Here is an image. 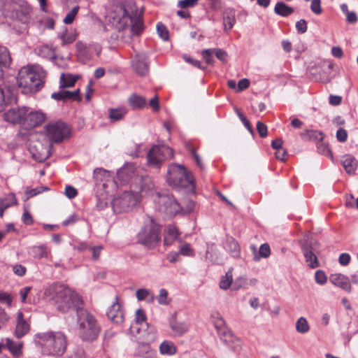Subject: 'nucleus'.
<instances>
[{
	"instance_id": "obj_19",
	"label": "nucleus",
	"mask_w": 358,
	"mask_h": 358,
	"mask_svg": "<svg viewBox=\"0 0 358 358\" xmlns=\"http://www.w3.org/2000/svg\"><path fill=\"white\" fill-rule=\"evenodd\" d=\"M29 324L24 320L23 313L22 312H18L15 336L17 338H21L29 332Z\"/></svg>"
},
{
	"instance_id": "obj_24",
	"label": "nucleus",
	"mask_w": 358,
	"mask_h": 358,
	"mask_svg": "<svg viewBox=\"0 0 358 358\" xmlns=\"http://www.w3.org/2000/svg\"><path fill=\"white\" fill-rule=\"evenodd\" d=\"M17 205V200L13 193L7 194L5 197H0V217H3V212L7 208Z\"/></svg>"
},
{
	"instance_id": "obj_50",
	"label": "nucleus",
	"mask_w": 358,
	"mask_h": 358,
	"mask_svg": "<svg viewBox=\"0 0 358 358\" xmlns=\"http://www.w3.org/2000/svg\"><path fill=\"white\" fill-rule=\"evenodd\" d=\"M201 55L207 64H213L214 63V59L213 58V55H214V49L203 50Z\"/></svg>"
},
{
	"instance_id": "obj_29",
	"label": "nucleus",
	"mask_w": 358,
	"mask_h": 358,
	"mask_svg": "<svg viewBox=\"0 0 358 358\" xmlns=\"http://www.w3.org/2000/svg\"><path fill=\"white\" fill-rule=\"evenodd\" d=\"M127 113V110L124 107L111 108L109 110V118L111 122H116L124 118Z\"/></svg>"
},
{
	"instance_id": "obj_10",
	"label": "nucleus",
	"mask_w": 358,
	"mask_h": 358,
	"mask_svg": "<svg viewBox=\"0 0 358 358\" xmlns=\"http://www.w3.org/2000/svg\"><path fill=\"white\" fill-rule=\"evenodd\" d=\"M173 157V150L167 146H153L147 158L150 165L158 167L165 159Z\"/></svg>"
},
{
	"instance_id": "obj_64",
	"label": "nucleus",
	"mask_w": 358,
	"mask_h": 358,
	"mask_svg": "<svg viewBox=\"0 0 358 358\" xmlns=\"http://www.w3.org/2000/svg\"><path fill=\"white\" fill-rule=\"evenodd\" d=\"M65 194L69 199L75 198L78 194V191L72 186H67L65 189Z\"/></svg>"
},
{
	"instance_id": "obj_49",
	"label": "nucleus",
	"mask_w": 358,
	"mask_h": 358,
	"mask_svg": "<svg viewBox=\"0 0 358 358\" xmlns=\"http://www.w3.org/2000/svg\"><path fill=\"white\" fill-rule=\"evenodd\" d=\"M23 209H24V213L22 214V222L25 224H27V225L32 224L34 223V219L29 211V206H24Z\"/></svg>"
},
{
	"instance_id": "obj_44",
	"label": "nucleus",
	"mask_w": 358,
	"mask_h": 358,
	"mask_svg": "<svg viewBox=\"0 0 358 358\" xmlns=\"http://www.w3.org/2000/svg\"><path fill=\"white\" fill-rule=\"evenodd\" d=\"M236 22L234 13H230L229 15L224 17V26L225 31L228 32L231 29L234 24Z\"/></svg>"
},
{
	"instance_id": "obj_48",
	"label": "nucleus",
	"mask_w": 358,
	"mask_h": 358,
	"mask_svg": "<svg viewBox=\"0 0 358 358\" xmlns=\"http://www.w3.org/2000/svg\"><path fill=\"white\" fill-rule=\"evenodd\" d=\"M64 101L69 100V99L73 100V101H80L81 99V97L80 96L79 90H77L74 92L64 90Z\"/></svg>"
},
{
	"instance_id": "obj_21",
	"label": "nucleus",
	"mask_w": 358,
	"mask_h": 358,
	"mask_svg": "<svg viewBox=\"0 0 358 358\" xmlns=\"http://www.w3.org/2000/svg\"><path fill=\"white\" fill-rule=\"evenodd\" d=\"M76 46L77 56L82 62H85L92 58L90 45L78 41Z\"/></svg>"
},
{
	"instance_id": "obj_17",
	"label": "nucleus",
	"mask_w": 358,
	"mask_h": 358,
	"mask_svg": "<svg viewBox=\"0 0 358 358\" xmlns=\"http://www.w3.org/2000/svg\"><path fill=\"white\" fill-rule=\"evenodd\" d=\"M221 339L234 351H239L242 347V341L229 331L220 333Z\"/></svg>"
},
{
	"instance_id": "obj_7",
	"label": "nucleus",
	"mask_w": 358,
	"mask_h": 358,
	"mask_svg": "<svg viewBox=\"0 0 358 358\" xmlns=\"http://www.w3.org/2000/svg\"><path fill=\"white\" fill-rule=\"evenodd\" d=\"M155 202L158 206L159 210L169 217H174L182 212H190L193 210L194 206V202L189 201L188 206L186 209H184L172 195L165 194H158Z\"/></svg>"
},
{
	"instance_id": "obj_28",
	"label": "nucleus",
	"mask_w": 358,
	"mask_h": 358,
	"mask_svg": "<svg viewBox=\"0 0 358 358\" xmlns=\"http://www.w3.org/2000/svg\"><path fill=\"white\" fill-rule=\"evenodd\" d=\"M301 137L304 141H321L323 139V134L318 131L307 130L301 133Z\"/></svg>"
},
{
	"instance_id": "obj_62",
	"label": "nucleus",
	"mask_w": 358,
	"mask_h": 358,
	"mask_svg": "<svg viewBox=\"0 0 358 358\" xmlns=\"http://www.w3.org/2000/svg\"><path fill=\"white\" fill-rule=\"evenodd\" d=\"M275 157L282 162L287 160L288 155L287 151L284 148L278 149L275 153Z\"/></svg>"
},
{
	"instance_id": "obj_53",
	"label": "nucleus",
	"mask_w": 358,
	"mask_h": 358,
	"mask_svg": "<svg viewBox=\"0 0 358 358\" xmlns=\"http://www.w3.org/2000/svg\"><path fill=\"white\" fill-rule=\"evenodd\" d=\"M211 317L216 329H219L224 326V320L218 313L212 314Z\"/></svg>"
},
{
	"instance_id": "obj_14",
	"label": "nucleus",
	"mask_w": 358,
	"mask_h": 358,
	"mask_svg": "<svg viewBox=\"0 0 358 358\" xmlns=\"http://www.w3.org/2000/svg\"><path fill=\"white\" fill-rule=\"evenodd\" d=\"M50 146H45L41 142L36 141L30 144L29 150L33 159L41 162L50 157Z\"/></svg>"
},
{
	"instance_id": "obj_55",
	"label": "nucleus",
	"mask_w": 358,
	"mask_h": 358,
	"mask_svg": "<svg viewBox=\"0 0 358 358\" xmlns=\"http://www.w3.org/2000/svg\"><path fill=\"white\" fill-rule=\"evenodd\" d=\"M315 278L316 282L320 285L324 284L327 280V275L321 270H318L315 272Z\"/></svg>"
},
{
	"instance_id": "obj_46",
	"label": "nucleus",
	"mask_w": 358,
	"mask_h": 358,
	"mask_svg": "<svg viewBox=\"0 0 358 358\" xmlns=\"http://www.w3.org/2000/svg\"><path fill=\"white\" fill-rule=\"evenodd\" d=\"M157 301L161 305L167 306L170 303L171 300L168 298V292L165 289H161L159 294L157 297Z\"/></svg>"
},
{
	"instance_id": "obj_27",
	"label": "nucleus",
	"mask_w": 358,
	"mask_h": 358,
	"mask_svg": "<svg viewBox=\"0 0 358 358\" xmlns=\"http://www.w3.org/2000/svg\"><path fill=\"white\" fill-rule=\"evenodd\" d=\"M274 12L278 15L287 17L293 13L294 8L288 6L283 2H278L275 6Z\"/></svg>"
},
{
	"instance_id": "obj_26",
	"label": "nucleus",
	"mask_w": 358,
	"mask_h": 358,
	"mask_svg": "<svg viewBox=\"0 0 358 358\" xmlns=\"http://www.w3.org/2000/svg\"><path fill=\"white\" fill-rule=\"evenodd\" d=\"M170 327L176 336H182L189 330V324L187 322H180L173 318L171 321Z\"/></svg>"
},
{
	"instance_id": "obj_18",
	"label": "nucleus",
	"mask_w": 358,
	"mask_h": 358,
	"mask_svg": "<svg viewBox=\"0 0 358 358\" xmlns=\"http://www.w3.org/2000/svg\"><path fill=\"white\" fill-rule=\"evenodd\" d=\"M187 169L181 165L173 164L170 166L167 175V180L170 185H173L174 181L177 180L180 176L185 178Z\"/></svg>"
},
{
	"instance_id": "obj_33",
	"label": "nucleus",
	"mask_w": 358,
	"mask_h": 358,
	"mask_svg": "<svg viewBox=\"0 0 358 358\" xmlns=\"http://www.w3.org/2000/svg\"><path fill=\"white\" fill-rule=\"evenodd\" d=\"M38 55L45 59H53L55 56V52L52 47L44 45L38 48Z\"/></svg>"
},
{
	"instance_id": "obj_39",
	"label": "nucleus",
	"mask_w": 358,
	"mask_h": 358,
	"mask_svg": "<svg viewBox=\"0 0 358 358\" xmlns=\"http://www.w3.org/2000/svg\"><path fill=\"white\" fill-rule=\"evenodd\" d=\"M129 102L132 107L136 108H141L146 103V101L143 96L136 94L131 95L129 99Z\"/></svg>"
},
{
	"instance_id": "obj_56",
	"label": "nucleus",
	"mask_w": 358,
	"mask_h": 358,
	"mask_svg": "<svg viewBox=\"0 0 358 358\" xmlns=\"http://www.w3.org/2000/svg\"><path fill=\"white\" fill-rule=\"evenodd\" d=\"M257 131L259 136L262 138H265L268 134L267 127L265 124L262 122H257Z\"/></svg>"
},
{
	"instance_id": "obj_43",
	"label": "nucleus",
	"mask_w": 358,
	"mask_h": 358,
	"mask_svg": "<svg viewBox=\"0 0 358 358\" xmlns=\"http://www.w3.org/2000/svg\"><path fill=\"white\" fill-rule=\"evenodd\" d=\"M337 285L348 292H350L351 290L350 281L346 277L342 275H337Z\"/></svg>"
},
{
	"instance_id": "obj_15",
	"label": "nucleus",
	"mask_w": 358,
	"mask_h": 358,
	"mask_svg": "<svg viewBox=\"0 0 358 358\" xmlns=\"http://www.w3.org/2000/svg\"><path fill=\"white\" fill-rule=\"evenodd\" d=\"M131 66L134 71L141 76H145L149 71V63L145 54H137L132 59Z\"/></svg>"
},
{
	"instance_id": "obj_42",
	"label": "nucleus",
	"mask_w": 358,
	"mask_h": 358,
	"mask_svg": "<svg viewBox=\"0 0 358 358\" xmlns=\"http://www.w3.org/2000/svg\"><path fill=\"white\" fill-rule=\"evenodd\" d=\"M232 283L231 271H228L224 276H222L220 282V287L222 289H228Z\"/></svg>"
},
{
	"instance_id": "obj_35",
	"label": "nucleus",
	"mask_w": 358,
	"mask_h": 358,
	"mask_svg": "<svg viewBox=\"0 0 358 358\" xmlns=\"http://www.w3.org/2000/svg\"><path fill=\"white\" fill-rule=\"evenodd\" d=\"M11 62L8 50L5 47H0V67H8Z\"/></svg>"
},
{
	"instance_id": "obj_61",
	"label": "nucleus",
	"mask_w": 358,
	"mask_h": 358,
	"mask_svg": "<svg viewBox=\"0 0 358 358\" xmlns=\"http://www.w3.org/2000/svg\"><path fill=\"white\" fill-rule=\"evenodd\" d=\"M236 112H237V115H238V117L240 118L241 122L243 123L244 126L248 129V130L249 131H250L252 133V127L250 122L247 120L246 117L242 113H241L238 110H236Z\"/></svg>"
},
{
	"instance_id": "obj_45",
	"label": "nucleus",
	"mask_w": 358,
	"mask_h": 358,
	"mask_svg": "<svg viewBox=\"0 0 358 358\" xmlns=\"http://www.w3.org/2000/svg\"><path fill=\"white\" fill-rule=\"evenodd\" d=\"M49 187H38L36 188H29L27 187L26 189L25 193L27 195V199H29L30 197H32L34 196H36L37 194H39L45 191L49 190Z\"/></svg>"
},
{
	"instance_id": "obj_59",
	"label": "nucleus",
	"mask_w": 358,
	"mask_h": 358,
	"mask_svg": "<svg viewBox=\"0 0 358 358\" xmlns=\"http://www.w3.org/2000/svg\"><path fill=\"white\" fill-rule=\"evenodd\" d=\"M259 255L262 257L266 258L271 254L270 246L267 243L262 244L259 250Z\"/></svg>"
},
{
	"instance_id": "obj_11",
	"label": "nucleus",
	"mask_w": 358,
	"mask_h": 358,
	"mask_svg": "<svg viewBox=\"0 0 358 358\" xmlns=\"http://www.w3.org/2000/svg\"><path fill=\"white\" fill-rule=\"evenodd\" d=\"M302 250L306 264L310 268H315L320 266L317 259L319 252V243L315 240H310L302 244Z\"/></svg>"
},
{
	"instance_id": "obj_60",
	"label": "nucleus",
	"mask_w": 358,
	"mask_h": 358,
	"mask_svg": "<svg viewBox=\"0 0 358 358\" xmlns=\"http://www.w3.org/2000/svg\"><path fill=\"white\" fill-rule=\"evenodd\" d=\"M199 0H180L178 1V6L181 8H186L194 6Z\"/></svg>"
},
{
	"instance_id": "obj_51",
	"label": "nucleus",
	"mask_w": 358,
	"mask_h": 358,
	"mask_svg": "<svg viewBox=\"0 0 358 358\" xmlns=\"http://www.w3.org/2000/svg\"><path fill=\"white\" fill-rule=\"evenodd\" d=\"M157 30L158 34L163 40L167 41L169 39V31L163 24H157Z\"/></svg>"
},
{
	"instance_id": "obj_20",
	"label": "nucleus",
	"mask_w": 358,
	"mask_h": 358,
	"mask_svg": "<svg viewBox=\"0 0 358 358\" xmlns=\"http://www.w3.org/2000/svg\"><path fill=\"white\" fill-rule=\"evenodd\" d=\"M23 345L24 343L22 341H15L7 338L3 347L6 348L15 357L18 358L22 356Z\"/></svg>"
},
{
	"instance_id": "obj_13",
	"label": "nucleus",
	"mask_w": 358,
	"mask_h": 358,
	"mask_svg": "<svg viewBox=\"0 0 358 358\" xmlns=\"http://www.w3.org/2000/svg\"><path fill=\"white\" fill-rule=\"evenodd\" d=\"M26 115V107L11 108L6 110L3 115L4 121L11 124H20L23 127V122Z\"/></svg>"
},
{
	"instance_id": "obj_58",
	"label": "nucleus",
	"mask_w": 358,
	"mask_h": 358,
	"mask_svg": "<svg viewBox=\"0 0 358 358\" xmlns=\"http://www.w3.org/2000/svg\"><path fill=\"white\" fill-rule=\"evenodd\" d=\"M310 9L315 14L320 15L322 13L320 0H312Z\"/></svg>"
},
{
	"instance_id": "obj_30",
	"label": "nucleus",
	"mask_w": 358,
	"mask_h": 358,
	"mask_svg": "<svg viewBox=\"0 0 358 358\" xmlns=\"http://www.w3.org/2000/svg\"><path fill=\"white\" fill-rule=\"evenodd\" d=\"M159 351L162 355H173L177 352V348L173 342L164 341L159 346Z\"/></svg>"
},
{
	"instance_id": "obj_22",
	"label": "nucleus",
	"mask_w": 358,
	"mask_h": 358,
	"mask_svg": "<svg viewBox=\"0 0 358 358\" xmlns=\"http://www.w3.org/2000/svg\"><path fill=\"white\" fill-rule=\"evenodd\" d=\"M341 164L348 174H352L358 166V162L351 155H345L341 159Z\"/></svg>"
},
{
	"instance_id": "obj_12",
	"label": "nucleus",
	"mask_w": 358,
	"mask_h": 358,
	"mask_svg": "<svg viewBox=\"0 0 358 358\" xmlns=\"http://www.w3.org/2000/svg\"><path fill=\"white\" fill-rule=\"evenodd\" d=\"M46 120V115L41 110H33L26 107V115L23 122V128L31 129L41 126Z\"/></svg>"
},
{
	"instance_id": "obj_4",
	"label": "nucleus",
	"mask_w": 358,
	"mask_h": 358,
	"mask_svg": "<svg viewBox=\"0 0 358 358\" xmlns=\"http://www.w3.org/2000/svg\"><path fill=\"white\" fill-rule=\"evenodd\" d=\"M43 71L36 66H24L19 71L17 85L24 94L35 92L43 86Z\"/></svg>"
},
{
	"instance_id": "obj_52",
	"label": "nucleus",
	"mask_w": 358,
	"mask_h": 358,
	"mask_svg": "<svg viewBox=\"0 0 358 358\" xmlns=\"http://www.w3.org/2000/svg\"><path fill=\"white\" fill-rule=\"evenodd\" d=\"M179 253L184 256L194 255V251L188 243H185L180 246Z\"/></svg>"
},
{
	"instance_id": "obj_23",
	"label": "nucleus",
	"mask_w": 358,
	"mask_h": 358,
	"mask_svg": "<svg viewBox=\"0 0 358 358\" xmlns=\"http://www.w3.org/2000/svg\"><path fill=\"white\" fill-rule=\"evenodd\" d=\"M30 253L37 259H49L52 257L50 250L45 245L33 246L30 249Z\"/></svg>"
},
{
	"instance_id": "obj_40",
	"label": "nucleus",
	"mask_w": 358,
	"mask_h": 358,
	"mask_svg": "<svg viewBox=\"0 0 358 358\" xmlns=\"http://www.w3.org/2000/svg\"><path fill=\"white\" fill-rule=\"evenodd\" d=\"M309 324L306 318L300 317L296 323V329L301 334L307 333L309 331Z\"/></svg>"
},
{
	"instance_id": "obj_8",
	"label": "nucleus",
	"mask_w": 358,
	"mask_h": 358,
	"mask_svg": "<svg viewBox=\"0 0 358 358\" xmlns=\"http://www.w3.org/2000/svg\"><path fill=\"white\" fill-rule=\"evenodd\" d=\"M140 200L138 193L124 192L122 194L115 196L112 201V208L115 213H121L129 211L136 206Z\"/></svg>"
},
{
	"instance_id": "obj_34",
	"label": "nucleus",
	"mask_w": 358,
	"mask_h": 358,
	"mask_svg": "<svg viewBox=\"0 0 358 358\" xmlns=\"http://www.w3.org/2000/svg\"><path fill=\"white\" fill-rule=\"evenodd\" d=\"M78 77L71 74L63 73L60 78V85L62 87H71L74 85Z\"/></svg>"
},
{
	"instance_id": "obj_57",
	"label": "nucleus",
	"mask_w": 358,
	"mask_h": 358,
	"mask_svg": "<svg viewBox=\"0 0 358 358\" xmlns=\"http://www.w3.org/2000/svg\"><path fill=\"white\" fill-rule=\"evenodd\" d=\"M307 22L301 19L296 22V29L299 34H304L307 31Z\"/></svg>"
},
{
	"instance_id": "obj_54",
	"label": "nucleus",
	"mask_w": 358,
	"mask_h": 358,
	"mask_svg": "<svg viewBox=\"0 0 358 358\" xmlns=\"http://www.w3.org/2000/svg\"><path fill=\"white\" fill-rule=\"evenodd\" d=\"M317 148H318V150L319 152L324 155H326L327 157H329L332 160H333V154L332 152L330 151V150L329 149V147L327 145H326L325 143H320L318 145H317Z\"/></svg>"
},
{
	"instance_id": "obj_2",
	"label": "nucleus",
	"mask_w": 358,
	"mask_h": 358,
	"mask_svg": "<svg viewBox=\"0 0 358 358\" xmlns=\"http://www.w3.org/2000/svg\"><path fill=\"white\" fill-rule=\"evenodd\" d=\"M111 23L118 30L131 26V32L138 35L143 30L142 20L138 15V10L134 2L129 1L114 6L110 15Z\"/></svg>"
},
{
	"instance_id": "obj_41",
	"label": "nucleus",
	"mask_w": 358,
	"mask_h": 358,
	"mask_svg": "<svg viewBox=\"0 0 358 358\" xmlns=\"http://www.w3.org/2000/svg\"><path fill=\"white\" fill-rule=\"evenodd\" d=\"M80 10L79 6H74L66 15L63 20L65 24H71L74 21L78 11Z\"/></svg>"
},
{
	"instance_id": "obj_36",
	"label": "nucleus",
	"mask_w": 358,
	"mask_h": 358,
	"mask_svg": "<svg viewBox=\"0 0 358 358\" xmlns=\"http://www.w3.org/2000/svg\"><path fill=\"white\" fill-rule=\"evenodd\" d=\"M192 184V177L187 171L185 172V178L180 177L177 180L174 181L173 186L187 187Z\"/></svg>"
},
{
	"instance_id": "obj_1",
	"label": "nucleus",
	"mask_w": 358,
	"mask_h": 358,
	"mask_svg": "<svg viewBox=\"0 0 358 358\" xmlns=\"http://www.w3.org/2000/svg\"><path fill=\"white\" fill-rule=\"evenodd\" d=\"M44 296L52 300L57 309L62 313L74 310L78 313L83 309L80 296L70 288L59 283L49 285L44 291Z\"/></svg>"
},
{
	"instance_id": "obj_5",
	"label": "nucleus",
	"mask_w": 358,
	"mask_h": 358,
	"mask_svg": "<svg viewBox=\"0 0 358 358\" xmlns=\"http://www.w3.org/2000/svg\"><path fill=\"white\" fill-rule=\"evenodd\" d=\"M162 226L151 217H147L137 234L138 243L149 249H154L162 240Z\"/></svg>"
},
{
	"instance_id": "obj_47",
	"label": "nucleus",
	"mask_w": 358,
	"mask_h": 358,
	"mask_svg": "<svg viewBox=\"0 0 358 358\" xmlns=\"http://www.w3.org/2000/svg\"><path fill=\"white\" fill-rule=\"evenodd\" d=\"M227 247L233 257H238L240 253V247L237 241L234 239L229 241Z\"/></svg>"
},
{
	"instance_id": "obj_37",
	"label": "nucleus",
	"mask_w": 358,
	"mask_h": 358,
	"mask_svg": "<svg viewBox=\"0 0 358 358\" xmlns=\"http://www.w3.org/2000/svg\"><path fill=\"white\" fill-rule=\"evenodd\" d=\"M192 184V177L187 171L185 172V178L180 177L177 180L174 181L173 186L187 187Z\"/></svg>"
},
{
	"instance_id": "obj_31",
	"label": "nucleus",
	"mask_w": 358,
	"mask_h": 358,
	"mask_svg": "<svg viewBox=\"0 0 358 358\" xmlns=\"http://www.w3.org/2000/svg\"><path fill=\"white\" fill-rule=\"evenodd\" d=\"M77 36L78 34L76 31L69 33L66 29H65L62 33L59 34L62 45L73 43L76 40Z\"/></svg>"
},
{
	"instance_id": "obj_9",
	"label": "nucleus",
	"mask_w": 358,
	"mask_h": 358,
	"mask_svg": "<svg viewBox=\"0 0 358 358\" xmlns=\"http://www.w3.org/2000/svg\"><path fill=\"white\" fill-rule=\"evenodd\" d=\"M45 131L50 141L56 143L69 138L71 134V129L69 125L62 121L48 124L45 127Z\"/></svg>"
},
{
	"instance_id": "obj_3",
	"label": "nucleus",
	"mask_w": 358,
	"mask_h": 358,
	"mask_svg": "<svg viewBox=\"0 0 358 358\" xmlns=\"http://www.w3.org/2000/svg\"><path fill=\"white\" fill-rule=\"evenodd\" d=\"M34 341L43 355H61L68 345L66 336L61 331H48L35 335Z\"/></svg>"
},
{
	"instance_id": "obj_6",
	"label": "nucleus",
	"mask_w": 358,
	"mask_h": 358,
	"mask_svg": "<svg viewBox=\"0 0 358 358\" xmlns=\"http://www.w3.org/2000/svg\"><path fill=\"white\" fill-rule=\"evenodd\" d=\"M78 334L84 341L92 342L96 340L100 333V327L95 319L87 310L82 309L77 313Z\"/></svg>"
},
{
	"instance_id": "obj_32",
	"label": "nucleus",
	"mask_w": 358,
	"mask_h": 358,
	"mask_svg": "<svg viewBox=\"0 0 358 358\" xmlns=\"http://www.w3.org/2000/svg\"><path fill=\"white\" fill-rule=\"evenodd\" d=\"M341 11L346 17V22L349 24H355L358 21V17L355 12L350 11L347 4L343 3L341 5Z\"/></svg>"
},
{
	"instance_id": "obj_25",
	"label": "nucleus",
	"mask_w": 358,
	"mask_h": 358,
	"mask_svg": "<svg viewBox=\"0 0 358 358\" xmlns=\"http://www.w3.org/2000/svg\"><path fill=\"white\" fill-rule=\"evenodd\" d=\"M179 232L176 227L169 225L167 227L164 234V244L165 245H171L178 237Z\"/></svg>"
},
{
	"instance_id": "obj_16",
	"label": "nucleus",
	"mask_w": 358,
	"mask_h": 358,
	"mask_svg": "<svg viewBox=\"0 0 358 358\" xmlns=\"http://www.w3.org/2000/svg\"><path fill=\"white\" fill-rule=\"evenodd\" d=\"M107 317L115 324H122L124 322V311L117 297L115 298V301L109 308Z\"/></svg>"
},
{
	"instance_id": "obj_63",
	"label": "nucleus",
	"mask_w": 358,
	"mask_h": 358,
	"mask_svg": "<svg viewBox=\"0 0 358 358\" xmlns=\"http://www.w3.org/2000/svg\"><path fill=\"white\" fill-rule=\"evenodd\" d=\"M13 271L15 274L19 276H23L26 273V268L20 264H15L13 266Z\"/></svg>"
},
{
	"instance_id": "obj_38",
	"label": "nucleus",
	"mask_w": 358,
	"mask_h": 358,
	"mask_svg": "<svg viewBox=\"0 0 358 358\" xmlns=\"http://www.w3.org/2000/svg\"><path fill=\"white\" fill-rule=\"evenodd\" d=\"M136 297L138 301H143L149 298V302H153L155 300V295L149 289H139L136 292Z\"/></svg>"
}]
</instances>
